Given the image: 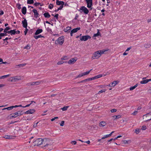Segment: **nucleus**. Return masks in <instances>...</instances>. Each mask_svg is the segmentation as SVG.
<instances>
[{
  "instance_id": "obj_17",
  "label": "nucleus",
  "mask_w": 151,
  "mask_h": 151,
  "mask_svg": "<svg viewBox=\"0 0 151 151\" xmlns=\"http://www.w3.org/2000/svg\"><path fill=\"white\" fill-rule=\"evenodd\" d=\"M27 12V9L25 6L23 7L22 9V13L25 15L26 13Z\"/></svg>"
},
{
  "instance_id": "obj_38",
  "label": "nucleus",
  "mask_w": 151,
  "mask_h": 151,
  "mask_svg": "<svg viewBox=\"0 0 151 151\" xmlns=\"http://www.w3.org/2000/svg\"><path fill=\"white\" fill-rule=\"evenodd\" d=\"M68 106H64L63 108H61V109L63 111H66L67 109L68 108Z\"/></svg>"
},
{
  "instance_id": "obj_6",
  "label": "nucleus",
  "mask_w": 151,
  "mask_h": 151,
  "mask_svg": "<svg viewBox=\"0 0 151 151\" xmlns=\"http://www.w3.org/2000/svg\"><path fill=\"white\" fill-rule=\"evenodd\" d=\"M91 38V37L89 35H87L82 36V37L80 38V39L81 41H86L88 39H90Z\"/></svg>"
},
{
  "instance_id": "obj_9",
  "label": "nucleus",
  "mask_w": 151,
  "mask_h": 151,
  "mask_svg": "<svg viewBox=\"0 0 151 151\" xmlns=\"http://www.w3.org/2000/svg\"><path fill=\"white\" fill-rule=\"evenodd\" d=\"M23 18L24 19V20L22 21L23 27L25 28H27V20L24 18Z\"/></svg>"
},
{
  "instance_id": "obj_24",
  "label": "nucleus",
  "mask_w": 151,
  "mask_h": 151,
  "mask_svg": "<svg viewBox=\"0 0 151 151\" xmlns=\"http://www.w3.org/2000/svg\"><path fill=\"white\" fill-rule=\"evenodd\" d=\"M34 37L36 39H37L39 38L44 37L41 35H39L37 36H34Z\"/></svg>"
},
{
  "instance_id": "obj_25",
  "label": "nucleus",
  "mask_w": 151,
  "mask_h": 151,
  "mask_svg": "<svg viewBox=\"0 0 151 151\" xmlns=\"http://www.w3.org/2000/svg\"><path fill=\"white\" fill-rule=\"evenodd\" d=\"M138 86V84H137L136 85H135L134 86L131 87L129 88V90L130 91H132L137 86Z\"/></svg>"
},
{
  "instance_id": "obj_40",
  "label": "nucleus",
  "mask_w": 151,
  "mask_h": 151,
  "mask_svg": "<svg viewBox=\"0 0 151 151\" xmlns=\"http://www.w3.org/2000/svg\"><path fill=\"white\" fill-rule=\"evenodd\" d=\"M106 91V90L105 89H104L102 90H101L98 93V94H100V93H102L103 92H104Z\"/></svg>"
},
{
  "instance_id": "obj_62",
  "label": "nucleus",
  "mask_w": 151,
  "mask_h": 151,
  "mask_svg": "<svg viewBox=\"0 0 151 151\" xmlns=\"http://www.w3.org/2000/svg\"><path fill=\"white\" fill-rule=\"evenodd\" d=\"M78 16H78V14H76V15L75 17V19L76 20L78 18Z\"/></svg>"
},
{
  "instance_id": "obj_19",
  "label": "nucleus",
  "mask_w": 151,
  "mask_h": 151,
  "mask_svg": "<svg viewBox=\"0 0 151 151\" xmlns=\"http://www.w3.org/2000/svg\"><path fill=\"white\" fill-rule=\"evenodd\" d=\"M114 132V131H112L111 133L109 134L105 135L104 137H102V139H105L111 136L113 133Z\"/></svg>"
},
{
  "instance_id": "obj_47",
  "label": "nucleus",
  "mask_w": 151,
  "mask_h": 151,
  "mask_svg": "<svg viewBox=\"0 0 151 151\" xmlns=\"http://www.w3.org/2000/svg\"><path fill=\"white\" fill-rule=\"evenodd\" d=\"M146 129V127L145 126H142L141 129L142 130H145Z\"/></svg>"
},
{
  "instance_id": "obj_2",
  "label": "nucleus",
  "mask_w": 151,
  "mask_h": 151,
  "mask_svg": "<svg viewBox=\"0 0 151 151\" xmlns=\"http://www.w3.org/2000/svg\"><path fill=\"white\" fill-rule=\"evenodd\" d=\"M106 50H99L93 53V55L92 57L93 59H98L100 57L101 55L104 53Z\"/></svg>"
},
{
  "instance_id": "obj_3",
  "label": "nucleus",
  "mask_w": 151,
  "mask_h": 151,
  "mask_svg": "<svg viewBox=\"0 0 151 151\" xmlns=\"http://www.w3.org/2000/svg\"><path fill=\"white\" fill-rule=\"evenodd\" d=\"M22 114H23L22 113V111H19L14 114H11V116L10 117V118L11 119L13 118H15L18 116H20L22 115Z\"/></svg>"
},
{
  "instance_id": "obj_8",
  "label": "nucleus",
  "mask_w": 151,
  "mask_h": 151,
  "mask_svg": "<svg viewBox=\"0 0 151 151\" xmlns=\"http://www.w3.org/2000/svg\"><path fill=\"white\" fill-rule=\"evenodd\" d=\"M81 29L80 27H77L73 29L72 30L70 33V35L71 36H73V34L77 32L79 30Z\"/></svg>"
},
{
  "instance_id": "obj_48",
  "label": "nucleus",
  "mask_w": 151,
  "mask_h": 151,
  "mask_svg": "<svg viewBox=\"0 0 151 151\" xmlns=\"http://www.w3.org/2000/svg\"><path fill=\"white\" fill-rule=\"evenodd\" d=\"M116 111H117V110L116 109H112L111 110V111L112 113H114V112H116Z\"/></svg>"
},
{
  "instance_id": "obj_11",
  "label": "nucleus",
  "mask_w": 151,
  "mask_h": 151,
  "mask_svg": "<svg viewBox=\"0 0 151 151\" xmlns=\"http://www.w3.org/2000/svg\"><path fill=\"white\" fill-rule=\"evenodd\" d=\"M151 81V78L149 79H146L143 80L140 82V83L141 84H145L147 83L149 81Z\"/></svg>"
},
{
  "instance_id": "obj_28",
  "label": "nucleus",
  "mask_w": 151,
  "mask_h": 151,
  "mask_svg": "<svg viewBox=\"0 0 151 151\" xmlns=\"http://www.w3.org/2000/svg\"><path fill=\"white\" fill-rule=\"evenodd\" d=\"M141 129H139V128H137V129H135V131L134 132L136 134H138L140 132Z\"/></svg>"
},
{
  "instance_id": "obj_15",
  "label": "nucleus",
  "mask_w": 151,
  "mask_h": 151,
  "mask_svg": "<svg viewBox=\"0 0 151 151\" xmlns=\"http://www.w3.org/2000/svg\"><path fill=\"white\" fill-rule=\"evenodd\" d=\"M20 78H18L17 76L14 77L12 78V79L11 80V81L12 82H16Z\"/></svg>"
},
{
  "instance_id": "obj_31",
  "label": "nucleus",
  "mask_w": 151,
  "mask_h": 151,
  "mask_svg": "<svg viewBox=\"0 0 151 151\" xmlns=\"http://www.w3.org/2000/svg\"><path fill=\"white\" fill-rule=\"evenodd\" d=\"M33 0H28L27 1V4H31L34 3Z\"/></svg>"
},
{
  "instance_id": "obj_64",
  "label": "nucleus",
  "mask_w": 151,
  "mask_h": 151,
  "mask_svg": "<svg viewBox=\"0 0 151 151\" xmlns=\"http://www.w3.org/2000/svg\"><path fill=\"white\" fill-rule=\"evenodd\" d=\"M91 80H94L95 79H96V76H94V77H92V78H91Z\"/></svg>"
},
{
  "instance_id": "obj_39",
  "label": "nucleus",
  "mask_w": 151,
  "mask_h": 151,
  "mask_svg": "<svg viewBox=\"0 0 151 151\" xmlns=\"http://www.w3.org/2000/svg\"><path fill=\"white\" fill-rule=\"evenodd\" d=\"M30 48V46L29 45H27L26 46H25L24 47V49H29Z\"/></svg>"
},
{
  "instance_id": "obj_30",
  "label": "nucleus",
  "mask_w": 151,
  "mask_h": 151,
  "mask_svg": "<svg viewBox=\"0 0 151 151\" xmlns=\"http://www.w3.org/2000/svg\"><path fill=\"white\" fill-rule=\"evenodd\" d=\"M13 108V107L11 106L8 107L7 108H4L3 109H2V110H4L7 109L8 110H11Z\"/></svg>"
},
{
  "instance_id": "obj_12",
  "label": "nucleus",
  "mask_w": 151,
  "mask_h": 151,
  "mask_svg": "<svg viewBox=\"0 0 151 151\" xmlns=\"http://www.w3.org/2000/svg\"><path fill=\"white\" fill-rule=\"evenodd\" d=\"M32 11L34 14V17L37 18L39 14L37 12V10L35 9H34L32 10Z\"/></svg>"
},
{
  "instance_id": "obj_45",
  "label": "nucleus",
  "mask_w": 151,
  "mask_h": 151,
  "mask_svg": "<svg viewBox=\"0 0 151 151\" xmlns=\"http://www.w3.org/2000/svg\"><path fill=\"white\" fill-rule=\"evenodd\" d=\"M70 28L71 27H68L66 28V29H65V32L68 31V30L70 29Z\"/></svg>"
},
{
  "instance_id": "obj_35",
  "label": "nucleus",
  "mask_w": 151,
  "mask_h": 151,
  "mask_svg": "<svg viewBox=\"0 0 151 151\" xmlns=\"http://www.w3.org/2000/svg\"><path fill=\"white\" fill-rule=\"evenodd\" d=\"M16 29L11 30V35H15L16 34Z\"/></svg>"
},
{
  "instance_id": "obj_20",
  "label": "nucleus",
  "mask_w": 151,
  "mask_h": 151,
  "mask_svg": "<svg viewBox=\"0 0 151 151\" xmlns=\"http://www.w3.org/2000/svg\"><path fill=\"white\" fill-rule=\"evenodd\" d=\"M44 17L46 18H50V15L48 12L45 13L43 14Z\"/></svg>"
},
{
  "instance_id": "obj_49",
  "label": "nucleus",
  "mask_w": 151,
  "mask_h": 151,
  "mask_svg": "<svg viewBox=\"0 0 151 151\" xmlns=\"http://www.w3.org/2000/svg\"><path fill=\"white\" fill-rule=\"evenodd\" d=\"M63 5H61V6H60V7L59 8H58V10H59L62 9V8H63Z\"/></svg>"
},
{
  "instance_id": "obj_44",
  "label": "nucleus",
  "mask_w": 151,
  "mask_h": 151,
  "mask_svg": "<svg viewBox=\"0 0 151 151\" xmlns=\"http://www.w3.org/2000/svg\"><path fill=\"white\" fill-rule=\"evenodd\" d=\"M64 63L63 62V61H60L59 62H58L57 63V64L58 65H61L62 64Z\"/></svg>"
},
{
  "instance_id": "obj_21",
  "label": "nucleus",
  "mask_w": 151,
  "mask_h": 151,
  "mask_svg": "<svg viewBox=\"0 0 151 151\" xmlns=\"http://www.w3.org/2000/svg\"><path fill=\"white\" fill-rule=\"evenodd\" d=\"M151 116V112L148 113H147L146 115H144L143 116H144V117L146 116L147 117V116ZM151 120V118L150 119H148L147 120H146L145 121H149Z\"/></svg>"
},
{
  "instance_id": "obj_14",
  "label": "nucleus",
  "mask_w": 151,
  "mask_h": 151,
  "mask_svg": "<svg viewBox=\"0 0 151 151\" xmlns=\"http://www.w3.org/2000/svg\"><path fill=\"white\" fill-rule=\"evenodd\" d=\"M43 31V30L42 29H38L36 31L35 33V35H38L41 33Z\"/></svg>"
},
{
  "instance_id": "obj_22",
  "label": "nucleus",
  "mask_w": 151,
  "mask_h": 151,
  "mask_svg": "<svg viewBox=\"0 0 151 151\" xmlns=\"http://www.w3.org/2000/svg\"><path fill=\"white\" fill-rule=\"evenodd\" d=\"M99 29H97L98 32L97 33L94 34L93 35V36L95 37H97L99 36H101V34L100 32H99Z\"/></svg>"
},
{
  "instance_id": "obj_53",
  "label": "nucleus",
  "mask_w": 151,
  "mask_h": 151,
  "mask_svg": "<svg viewBox=\"0 0 151 151\" xmlns=\"http://www.w3.org/2000/svg\"><path fill=\"white\" fill-rule=\"evenodd\" d=\"M86 82V79L81 81L78 82V83H83Z\"/></svg>"
},
{
  "instance_id": "obj_4",
  "label": "nucleus",
  "mask_w": 151,
  "mask_h": 151,
  "mask_svg": "<svg viewBox=\"0 0 151 151\" xmlns=\"http://www.w3.org/2000/svg\"><path fill=\"white\" fill-rule=\"evenodd\" d=\"M64 42V36H62L59 37L55 41V44H59L62 45Z\"/></svg>"
},
{
  "instance_id": "obj_57",
  "label": "nucleus",
  "mask_w": 151,
  "mask_h": 151,
  "mask_svg": "<svg viewBox=\"0 0 151 151\" xmlns=\"http://www.w3.org/2000/svg\"><path fill=\"white\" fill-rule=\"evenodd\" d=\"M38 122H37L36 123H35L33 125V127L34 128L36 127L37 126V124H38Z\"/></svg>"
},
{
  "instance_id": "obj_63",
  "label": "nucleus",
  "mask_w": 151,
  "mask_h": 151,
  "mask_svg": "<svg viewBox=\"0 0 151 151\" xmlns=\"http://www.w3.org/2000/svg\"><path fill=\"white\" fill-rule=\"evenodd\" d=\"M91 78H88V79H86V82H88V81H91Z\"/></svg>"
},
{
  "instance_id": "obj_18",
  "label": "nucleus",
  "mask_w": 151,
  "mask_h": 151,
  "mask_svg": "<svg viewBox=\"0 0 151 151\" xmlns=\"http://www.w3.org/2000/svg\"><path fill=\"white\" fill-rule=\"evenodd\" d=\"M56 4L58 5H64V2L63 1H56Z\"/></svg>"
},
{
  "instance_id": "obj_52",
  "label": "nucleus",
  "mask_w": 151,
  "mask_h": 151,
  "mask_svg": "<svg viewBox=\"0 0 151 151\" xmlns=\"http://www.w3.org/2000/svg\"><path fill=\"white\" fill-rule=\"evenodd\" d=\"M17 5L18 6V7H17L18 9H21V4H17Z\"/></svg>"
},
{
  "instance_id": "obj_56",
  "label": "nucleus",
  "mask_w": 151,
  "mask_h": 151,
  "mask_svg": "<svg viewBox=\"0 0 151 151\" xmlns=\"http://www.w3.org/2000/svg\"><path fill=\"white\" fill-rule=\"evenodd\" d=\"M58 14H56L54 16V17H55L56 19H58Z\"/></svg>"
},
{
  "instance_id": "obj_55",
  "label": "nucleus",
  "mask_w": 151,
  "mask_h": 151,
  "mask_svg": "<svg viewBox=\"0 0 151 151\" xmlns=\"http://www.w3.org/2000/svg\"><path fill=\"white\" fill-rule=\"evenodd\" d=\"M26 65V64H21L19 65H18V66H19V67H22L24 66H25V65Z\"/></svg>"
},
{
  "instance_id": "obj_42",
  "label": "nucleus",
  "mask_w": 151,
  "mask_h": 151,
  "mask_svg": "<svg viewBox=\"0 0 151 151\" xmlns=\"http://www.w3.org/2000/svg\"><path fill=\"white\" fill-rule=\"evenodd\" d=\"M83 76V73H82L81 74H79V75H78V76H76V77L75 78H78L81 77Z\"/></svg>"
},
{
  "instance_id": "obj_13",
  "label": "nucleus",
  "mask_w": 151,
  "mask_h": 151,
  "mask_svg": "<svg viewBox=\"0 0 151 151\" xmlns=\"http://www.w3.org/2000/svg\"><path fill=\"white\" fill-rule=\"evenodd\" d=\"M76 61V60H75L74 58H72L70 59L68 62V63L69 64H71L74 63Z\"/></svg>"
},
{
  "instance_id": "obj_50",
  "label": "nucleus",
  "mask_w": 151,
  "mask_h": 151,
  "mask_svg": "<svg viewBox=\"0 0 151 151\" xmlns=\"http://www.w3.org/2000/svg\"><path fill=\"white\" fill-rule=\"evenodd\" d=\"M67 58V56H64L61 58L62 60H65Z\"/></svg>"
},
{
  "instance_id": "obj_7",
  "label": "nucleus",
  "mask_w": 151,
  "mask_h": 151,
  "mask_svg": "<svg viewBox=\"0 0 151 151\" xmlns=\"http://www.w3.org/2000/svg\"><path fill=\"white\" fill-rule=\"evenodd\" d=\"M80 10H82L84 13L86 14H87L89 12L88 9L84 6H82L80 8Z\"/></svg>"
},
{
  "instance_id": "obj_54",
  "label": "nucleus",
  "mask_w": 151,
  "mask_h": 151,
  "mask_svg": "<svg viewBox=\"0 0 151 151\" xmlns=\"http://www.w3.org/2000/svg\"><path fill=\"white\" fill-rule=\"evenodd\" d=\"M26 28V30H25V31H24V33L25 35H26V34H27V31H28V29H27V28Z\"/></svg>"
},
{
  "instance_id": "obj_16",
  "label": "nucleus",
  "mask_w": 151,
  "mask_h": 151,
  "mask_svg": "<svg viewBox=\"0 0 151 151\" xmlns=\"http://www.w3.org/2000/svg\"><path fill=\"white\" fill-rule=\"evenodd\" d=\"M14 137L12 136H10V135H5V136L4 137V138H5L6 139H14Z\"/></svg>"
},
{
  "instance_id": "obj_26",
  "label": "nucleus",
  "mask_w": 151,
  "mask_h": 151,
  "mask_svg": "<svg viewBox=\"0 0 151 151\" xmlns=\"http://www.w3.org/2000/svg\"><path fill=\"white\" fill-rule=\"evenodd\" d=\"M121 115H118L114 116L112 117L114 118V120L115 119L120 118L121 117Z\"/></svg>"
},
{
  "instance_id": "obj_58",
  "label": "nucleus",
  "mask_w": 151,
  "mask_h": 151,
  "mask_svg": "<svg viewBox=\"0 0 151 151\" xmlns=\"http://www.w3.org/2000/svg\"><path fill=\"white\" fill-rule=\"evenodd\" d=\"M137 111H135L132 114L136 115L137 113Z\"/></svg>"
},
{
  "instance_id": "obj_32",
  "label": "nucleus",
  "mask_w": 151,
  "mask_h": 151,
  "mask_svg": "<svg viewBox=\"0 0 151 151\" xmlns=\"http://www.w3.org/2000/svg\"><path fill=\"white\" fill-rule=\"evenodd\" d=\"M10 29V28L9 27H6V28L4 30V32H6H6L8 31H7L9 30Z\"/></svg>"
},
{
  "instance_id": "obj_27",
  "label": "nucleus",
  "mask_w": 151,
  "mask_h": 151,
  "mask_svg": "<svg viewBox=\"0 0 151 151\" xmlns=\"http://www.w3.org/2000/svg\"><path fill=\"white\" fill-rule=\"evenodd\" d=\"M106 124L105 122L102 121L100 123V125L101 126L104 127L105 126Z\"/></svg>"
},
{
  "instance_id": "obj_46",
  "label": "nucleus",
  "mask_w": 151,
  "mask_h": 151,
  "mask_svg": "<svg viewBox=\"0 0 151 151\" xmlns=\"http://www.w3.org/2000/svg\"><path fill=\"white\" fill-rule=\"evenodd\" d=\"M65 122L64 121H63L61 122V123L60 124V126H63L64 125Z\"/></svg>"
},
{
  "instance_id": "obj_51",
  "label": "nucleus",
  "mask_w": 151,
  "mask_h": 151,
  "mask_svg": "<svg viewBox=\"0 0 151 151\" xmlns=\"http://www.w3.org/2000/svg\"><path fill=\"white\" fill-rule=\"evenodd\" d=\"M76 142L75 140L71 142V143L73 145H76Z\"/></svg>"
},
{
  "instance_id": "obj_10",
  "label": "nucleus",
  "mask_w": 151,
  "mask_h": 151,
  "mask_svg": "<svg viewBox=\"0 0 151 151\" xmlns=\"http://www.w3.org/2000/svg\"><path fill=\"white\" fill-rule=\"evenodd\" d=\"M35 111V110L34 109H30L25 112V114H32L34 113Z\"/></svg>"
},
{
  "instance_id": "obj_60",
  "label": "nucleus",
  "mask_w": 151,
  "mask_h": 151,
  "mask_svg": "<svg viewBox=\"0 0 151 151\" xmlns=\"http://www.w3.org/2000/svg\"><path fill=\"white\" fill-rule=\"evenodd\" d=\"M40 83L39 81H37L35 82V85H39L40 84Z\"/></svg>"
},
{
  "instance_id": "obj_29",
  "label": "nucleus",
  "mask_w": 151,
  "mask_h": 151,
  "mask_svg": "<svg viewBox=\"0 0 151 151\" xmlns=\"http://www.w3.org/2000/svg\"><path fill=\"white\" fill-rule=\"evenodd\" d=\"M34 5L35 6H37L39 5H40L41 6H42L43 5V4H41V3L39 2H35L34 4Z\"/></svg>"
},
{
  "instance_id": "obj_34",
  "label": "nucleus",
  "mask_w": 151,
  "mask_h": 151,
  "mask_svg": "<svg viewBox=\"0 0 151 151\" xmlns=\"http://www.w3.org/2000/svg\"><path fill=\"white\" fill-rule=\"evenodd\" d=\"M47 32H49L50 33H52V31L51 29L49 27L47 28Z\"/></svg>"
},
{
  "instance_id": "obj_37",
  "label": "nucleus",
  "mask_w": 151,
  "mask_h": 151,
  "mask_svg": "<svg viewBox=\"0 0 151 151\" xmlns=\"http://www.w3.org/2000/svg\"><path fill=\"white\" fill-rule=\"evenodd\" d=\"M91 70H89V71H86V72H84V73H83V76L86 75H87V74H88L90 73V71H91Z\"/></svg>"
},
{
  "instance_id": "obj_61",
  "label": "nucleus",
  "mask_w": 151,
  "mask_h": 151,
  "mask_svg": "<svg viewBox=\"0 0 151 151\" xmlns=\"http://www.w3.org/2000/svg\"><path fill=\"white\" fill-rule=\"evenodd\" d=\"M27 86H32V82L28 83L27 84Z\"/></svg>"
},
{
  "instance_id": "obj_59",
  "label": "nucleus",
  "mask_w": 151,
  "mask_h": 151,
  "mask_svg": "<svg viewBox=\"0 0 151 151\" xmlns=\"http://www.w3.org/2000/svg\"><path fill=\"white\" fill-rule=\"evenodd\" d=\"M58 117H55L54 118L52 119L51 120V121H53L54 120H55V119H58Z\"/></svg>"
},
{
  "instance_id": "obj_41",
  "label": "nucleus",
  "mask_w": 151,
  "mask_h": 151,
  "mask_svg": "<svg viewBox=\"0 0 151 151\" xmlns=\"http://www.w3.org/2000/svg\"><path fill=\"white\" fill-rule=\"evenodd\" d=\"M53 7V5L52 4H50L48 6L49 8L50 9L52 8Z\"/></svg>"
},
{
  "instance_id": "obj_5",
  "label": "nucleus",
  "mask_w": 151,
  "mask_h": 151,
  "mask_svg": "<svg viewBox=\"0 0 151 151\" xmlns=\"http://www.w3.org/2000/svg\"><path fill=\"white\" fill-rule=\"evenodd\" d=\"M87 4V7L88 8H91V9H92L91 8L93 5L92 0H85Z\"/></svg>"
},
{
  "instance_id": "obj_23",
  "label": "nucleus",
  "mask_w": 151,
  "mask_h": 151,
  "mask_svg": "<svg viewBox=\"0 0 151 151\" xmlns=\"http://www.w3.org/2000/svg\"><path fill=\"white\" fill-rule=\"evenodd\" d=\"M111 83V86L114 87L117 83V82L116 81H114Z\"/></svg>"
},
{
  "instance_id": "obj_43",
  "label": "nucleus",
  "mask_w": 151,
  "mask_h": 151,
  "mask_svg": "<svg viewBox=\"0 0 151 151\" xmlns=\"http://www.w3.org/2000/svg\"><path fill=\"white\" fill-rule=\"evenodd\" d=\"M95 76L96 77V78L97 79L101 77L102 76V75H101L99 74Z\"/></svg>"
},
{
  "instance_id": "obj_1",
  "label": "nucleus",
  "mask_w": 151,
  "mask_h": 151,
  "mask_svg": "<svg viewBox=\"0 0 151 151\" xmlns=\"http://www.w3.org/2000/svg\"><path fill=\"white\" fill-rule=\"evenodd\" d=\"M34 142L35 145L37 146L42 144L44 145L43 146L45 147H47L48 145H50L49 143V141L47 139H43L41 138L38 139H36Z\"/></svg>"
},
{
  "instance_id": "obj_36",
  "label": "nucleus",
  "mask_w": 151,
  "mask_h": 151,
  "mask_svg": "<svg viewBox=\"0 0 151 151\" xmlns=\"http://www.w3.org/2000/svg\"><path fill=\"white\" fill-rule=\"evenodd\" d=\"M4 33H0V36L1 37H3L4 36H7V34L6 32H4Z\"/></svg>"
},
{
  "instance_id": "obj_33",
  "label": "nucleus",
  "mask_w": 151,
  "mask_h": 151,
  "mask_svg": "<svg viewBox=\"0 0 151 151\" xmlns=\"http://www.w3.org/2000/svg\"><path fill=\"white\" fill-rule=\"evenodd\" d=\"M151 46V45L150 44H146L144 45V47L146 48H149Z\"/></svg>"
}]
</instances>
